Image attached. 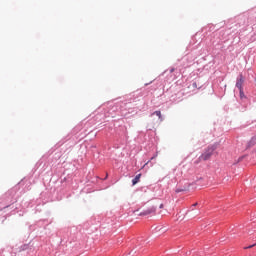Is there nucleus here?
I'll return each instance as SVG.
<instances>
[{
    "label": "nucleus",
    "instance_id": "1",
    "mask_svg": "<svg viewBox=\"0 0 256 256\" xmlns=\"http://www.w3.org/2000/svg\"><path fill=\"white\" fill-rule=\"evenodd\" d=\"M214 151L215 146L208 147V149L200 156V161H209V159H211L213 156Z\"/></svg>",
    "mask_w": 256,
    "mask_h": 256
},
{
    "label": "nucleus",
    "instance_id": "2",
    "mask_svg": "<svg viewBox=\"0 0 256 256\" xmlns=\"http://www.w3.org/2000/svg\"><path fill=\"white\" fill-rule=\"evenodd\" d=\"M243 83H245V78H243V74H240V76L236 82V87H237V89H239V91H241V89H243Z\"/></svg>",
    "mask_w": 256,
    "mask_h": 256
},
{
    "label": "nucleus",
    "instance_id": "3",
    "mask_svg": "<svg viewBox=\"0 0 256 256\" xmlns=\"http://www.w3.org/2000/svg\"><path fill=\"white\" fill-rule=\"evenodd\" d=\"M155 212V208H149L147 210H144L142 213H140V215H151V213Z\"/></svg>",
    "mask_w": 256,
    "mask_h": 256
},
{
    "label": "nucleus",
    "instance_id": "4",
    "mask_svg": "<svg viewBox=\"0 0 256 256\" xmlns=\"http://www.w3.org/2000/svg\"><path fill=\"white\" fill-rule=\"evenodd\" d=\"M140 179H141V174L136 175L135 178L132 180V184L137 185V183H139Z\"/></svg>",
    "mask_w": 256,
    "mask_h": 256
},
{
    "label": "nucleus",
    "instance_id": "5",
    "mask_svg": "<svg viewBox=\"0 0 256 256\" xmlns=\"http://www.w3.org/2000/svg\"><path fill=\"white\" fill-rule=\"evenodd\" d=\"M152 115H156L159 118V121H163V116L161 115V111H155Z\"/></svg>",
    "mask_w": 256,
    "mask_h": 256
},
{
    "label": "nucleus",
    "instance_id": "6",
    "mask_svg": "<svg viewBox=\"0 0 256 256\" xmlns=\"http://www.w3.org/2000/svg\"><path fill=\"white\" fill-rule=\"evenodd\" d=\"M240 91V98L243 99V97H245V93H243V88H241Z\"/></svg>",
    "mask_w": 256,
    "mask_h": 256
},
{
    "label": "nucleus",
    "instance_id": "7",
    "mask_svg": "<svg viewBox=\"0 0 256 256\" xmlns=\"http://www.w3.org/2000/svg\"><path fill=\"white\" fill-rule=\"evenodd\" d=\"M253 247H255V244L250 245V246H248V247H245V249H251V248H253Z\"/></svg>",
    "mask_w": 256,
    "mask_h": 256
},
{
    "label": "nucleus",
    "instance_id": "8",
    "mask_svg": "<svg viewBox=\"0 0 256 256\" xmlns=\"http://www.w3.org/2000/svg\"><path fill=\"white\" fill-rule=\"evenodd\" d=\"M174 72H175V68H171L170 73H174Z\"/></svg>",
    "mask_w": 256,
    "mask_h": 256
},
{
    "label": "nucleus",
    "instance_id": "9",
    "mask_svg": "<svg viewBox=\"0 0 256 256\" xmlns=\"http://www.w3.org/2000/svg\"><path fill=\"white\" fill-rule=\"evenodd\" d=\"M196 205H197V203H196V204H194L193 206H194V207H196Z\"/></svg>",
    "mask_w": 256,
    "mask_h": 256
}]
</instances>
